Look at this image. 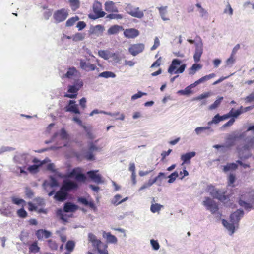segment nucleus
I'll use <instances>...</instances> for the list:
<instances>
[{"label":"nucleus","instance_id":"obj_1","mask_svg":"<svg viewBox=\"0 0 254 254\" xmlns=\"http://www.w3.org/2000/svg\"><path fill=\"white\" fill-rule=\"evenodd\" d=\"M254 203V190L251 188H247L241 192L239 196L238 203L245 210L250 211L253 209Z\"/></svg>","mask_w":254,"mask_h":254},{"label":"nucleus","instance_id":"obj_2","mask_svg":"<svg viewBox=\"0 0 254 254\" xmlns=\"http://www.w3.org/2000/svg\"><path fill=\"white\" fill-rule=\"evenodd\" d=\"M88 239L92 243L93 247L97 249L100 254H108L107 246L97 239L95 235L91 233H89Z\"/></svg>","mask_w":254,"mask_h":254},{"label":"nucleus","instance_id":"obj_3","mask_svg":"<svg viewBox=\"0 0 254 254\" xmlns=\"http://www.w3.org/2000/svg\"><path fill=\"white\" fill-rule=\"evenodd\" d=\"M207 191L214 198H216L222 202H224L229 199V196L225 195V192L219 189H216L212 185L207 187Z\"/></svg>","mask_w":254,"mask_h":254},{"label":"nucleus","instance_id":"obj_4","mask_svg":"<svg viewBox=\"0 0 254 254\" xmlns=\"http://www.w3.org/2000/svg\"><path fill=\"white\" fill-rule=\"evenodd\" d=\"M181 63V61L179 59H173L168 68V72L170 74H178L183 73L185 69L186 65L185 64H183L181 65L178 68H177V67L180 65Z\"/></svg>","mask_w":254,"mask_h":254},{"label":"nucleus","instance_id":"obj_5","mask_svg":"<svg viewBox=\"0 0 254 254\" xmlns=\"http://www.w3.org/2000/svg\"><path fill=\"white\" fill-rule=\"evenodd\" d=\"M93 10L95 15L89 14V17L92 19H96L99 18L103 17L106 13L102 11V4L101 2L96 1L93 4Z\"/></svg>","mask_w":254,"mask_h":254},{"label":"nucleus","instance_id":"obj_6","mask_svg":"<svg viewBox=\"0 0 254 254\" xmlns=\"http://www.w3.org/2000/svg\"><path fill=\"white\" fill-rule=\"evenodd\" d=\"M69 10L64 8H61L55 11L53 18L57 23L64 21L68 16Z\"/></svg>","mask_w":254,"mask_h":254},{"label":"nucleus","instance_id":"obj_7","mask_svg":"<svg viewBox=\"0 0 254 254\" xmlns=\"http://www.w3.org/2000/svg\"><path fill=\"white\" fill-rule=\"evenodd\" d=\"M127 12L131 16L138 19L144 17V12L139 7H134L131 4H128L126 7Z\"/></svg>","mask_w":254,"mask_h":254},{"label":"nucleus","instance_id":"obj_8","mask_svg":"<svg viewBox=\"0 0 254 254\" xmlns=\"http://www.w3.org/2000/svg\"><path fill=\"white\" fill-rule=\"evenodd\" d=\"M82 86V81L80 80H78L74 85H70L68 87V92L73 94H66L64 95V97L69 98H75L77 97V93L78 91Z\"/></svg>","mask_w":254,"mask_h":254},{"label":"nucleus","instance_id":"obj_9","mask_svg":"<svg viewBox=\"0 0 254 254\" xmlns=\"http://www.w3.org/2000/svg\"><path fill=\"white\" fill-rule=\"evenodd\" d=\"M202 204L212 214L215 213L219 209L218 204L210 197H205Z\"/></svg>","mask_w":254,"mask_h":254},{"label":"nucleus","instance_id":"obj_10","mask_svg":"<svg viewBox=\"0 0 254 254\" xmlns=\"http://www.w3.org/2000/svg\"><path fill=\"white\" fill-rule=\"evenodd\" d=\"M144 44L143 43L134 44L130 45L128 48L129 52L133 56L141 53L144 49Z\"/></svg>","mask_w":254,"mask_h":254},{"label":"nucleus","instance_id":"obj_11","mask_svg":"<svg viewBox=\"0 0 254 254\" xmlns=\"http://www.w3.org/2000/svg\"><path fill=\"white\" fill-rule=\"evenodd\" d=\"M61 187L62 188V190H64L68 193V192L71 190L77 189L78 186L76 182L70 180H67L64 181V183Z\"/></svg>","mask_w":254,"mask_h":254},{"label":"nucleus","instance_id":"obj_12","mask_svg":"<svg viewBox=\"0 0 254 254\" xmlns=\"http://www.w3.org/2000/svg\"><path fill=\"white\" fill-rule=\"evenodd\" d=\"M80 67L82 69L86 71H93L96 68L95 64H91L84 60H80Z\"/></svg>","mask_w":254,"mask_h":254},{"label":"nucleus","instance_id":"obj_13","mask_svg":"<svg viewBox=\"0 0 254 254\" xmlns=\"http://www.w3.org/2000/svg\"><path fill=\"white\" fill-rule=\"evenodd\" d=\"M68 193L61 187L60 190L55 193L54 198L57 201L62 202L66 199Z\"/></svg>","mask_w":254,"mask_h":254},{"label":"nucleus","instance_id":"obj_14","mask_svg":"<svg viewBox=\"0 0 254 254\" xmlns=\"http://www.w3.org/2000/svg\"><path fill=\"white\" fill-rule=\"evenodd\" d=\"M64 110L66 112H70L78 114H80L78 105L75 104V101L74 100H70L68 105L64 108Z\"/></svg>","mask_w":254,"mask_h":254},{"label":"nucleus","instance_id":"obj_15","mask_svg":"<svg viewBox=\"0 0 254 254\" xmlns=\"http://www.w3.org/2000/svg\"><path fill=\"white\" fill-rule=\"evenodd\" d=\"M243 215L244 211L243 210H237L236 211L231 214L230 217V222L237 224L241 218H242Z\"/></svg>","mask_w":254,"mask_h":254},{"label":"nucleus","instance_id":"obj_16","mask_svg":"<svg viewBox=\"0 0 254 254\" xmlns=\"http://www.w3.org/2000/svg\"><path fill=\"white\" fill-rule=\"evenodd\" d=\"M196 155V152L194 151L188 152L185 154H183L181 156V160L183 161L182 165L184 164H190V159L194 157Z\"/></svg>","mask_w":254,"mask_h":254},{"label":"nucleus","instance_id":"obj_17","mask_svg":"<svg viewBox=\"0 0 254 254\" xmlns=\"http://www.w3.org/2000/svg\"><path fill=\"white\" fill-rule=\"evenodd\" d=\"M124 34L127 38H134L139 35V32L136 29L129 28L124 31Z\"/></svg>","mask_w":254,"mask_h":254},{"label":"nucleus","instance_id":"obj_18","mask_svg":"<svg viewBox=\"0 0 254 254\" xmlns=\"http://www.w3.org/2000/svg\"><path fill=\"white\" fill-rule=\"evenodd\" d=\"M202 53V45L197 44L196 46V49L193 56L194 60L195 62H198L200 61Z\"/></svg>","mask_w":254,"mask_h":254},{"label":"nucleus","instance_id":"obj_19","mask_svg":"<svg viewBox=\"0 0 254 254\" xmlns=\"http://www.w3.org/2000/svg\"><path fill=\"white\" fill-rule=\"evenodd\" d=\"M215 76H216V74L215 73H211L209 75H205V76L200 78L199 79L197 80V81H196L193 84H191L190 85V86H191V87H194L197 86V85L201 83L204 82L215 77Z\"/></svg>","mask_w":254,"mask_h":254},{"label":"nucleus","instance_id":"obj_20","mask_svg":"<svg viewBox=\"0 0 254 254\" xmlns=\"http://www.w3.org/2000/svg\"><path fill=\"white\" fill-rule=\"evenodd\" d=\"M98 170L96 171H89L87 172V174L91 179L94 182L97 183H100L102 182L101 177L99 174H97L96 173Z\"/></svg>","mask_w":254,"mask_h":254},{"label":"nucleus","instance_id":"obj_21","mask_svg":"<svg viewBox=\"0 0 254 254\" xmlns=\"http://www.w3.org/2000/svg\"><path fill=\"white\" fill-rule=\"evenodd\" d=\"M78 206L70 202H67L64 204V211L65 212H73L77 210Z\"/></svg>","mask_w":254,"mask_h":254},{"label":"nucleus","instance_id":"obj_22","mask_svg":"<svg viewBox=\"0 0 254 254\" xmlns=\"http://www.w3.org/2000/svg\"><path fill=\"white\" fill-rule=\"evenodd\" d=\"M36 235L38 239H41L43 237L48 238L50 236L51 233L45 230L39 229L36 232Z\"/></svg>","mask_w":254,"mask_h":254},{"label":"nucleus","instance_id":"obj_23","mask_svg":"<svg viewBox=\"0 0 254 254\" xmlns=\"http://www.w3.org/2000/svg\"><path fill=\"white\" fill-rule=\"evenodd\" d=\"M105 9L108 12H118L117 8L115 6L114 2L112 1L106 2L105 4Z\"/></svg>","mask_w":254,"mask_h":254},{"label":"nucleus","instance_id":"obj_24","mask_svg":"<svg viewBox=\"0 0 254 254\" xmlns=\"http://www.w3.org/2000/svg\"><path fill=\"white\" fill-rule=\"evenodd\" d=\"M123 27L118 25H114L110 27L108 30V33L109 35L116 34L122 30Z\"/></svg>","mask_w":254,"mask_h":254},{"label":"nucleus","instance_id":"obj_25","mask_svg":"<svg viewBox=\"0 0 254 254\" xmlns=\"http://www.w3.org/2000/svg\"><path fill=\"white\" fill-rule=\"evenodd\" d=\"M165 176V174L162 172H160L158 176L154 178L153 179H149L146 184L149 187L151 186L153 184L157 182L158 181H160V182L162 180V178Z\"/></svg>","mask_w":254,"mask_h":254},{"label":"nucleus","instance_id":"obj_26","mask_svg":"<svg viewBox=\"0 0 254 254\" xmlns=\"http://www.w3.org/2000/svg\"><path fill=\"white\" fill-rule=\"evenodd\" d=\"M222 223L223 225L229 230L231 232V234H233L235 231V225L234 223L231 222H228L227 220L225 219L222 220Z\"/></svg>","mask_w":254,"mask_h":254},{"label":"nucleus","instance_id":"obj_27","mask_svg":"<svg viewBox=\"0 0 254 254\" xmlns=\"http://www.w3.org/2000/svg\"><path fill=\"white\" fill-rule=\"evenodd\" d=\"M127 199V197H126V198L122 199V196L120 194H117L114 196V198L113 199L112 203L115 205H118L121 204V203L125 202Z\"/></svg>","mask_w":254,"mask_h":254},{"label":"nucleus","instance_id":"obj_28","mask_svg":"<svg viewBox=\"0 0 254 254\" xmlns=\"http://www.w3.org/2000/svg\"><path fill=\"white\" fill-rule=\"evenodd\" d=\"M238 168V165L235 163H228L223 167V171L227 172L230 170H235Z\"/></svg>","mask_w":254,"mask_h":254},{"label":"nucleus","instance_id":"obj_29","mask_svg":"<svg viewBox=\"0 0 254 254\" xmlns=\"http://www.w3.org/2000/svg\"><path fill=\"white\" fill-rule=\"evenodd\" d=\"M69 2L71 9L75 11L80 7L79 0H69Z\"/></svg>","mask_w":254,"mask_h":254},{"label":"nucleus","instance_id":"obj_30","mask_svg":"<svg viewBox=\"0 0 254 254\" xmlns=\"http://www.w3.org/2000/svg\"><path fill=\"white\" fill-rule=\"evenodd\" d=\"M56 215L64 222H67L66 215L64 213L63 210L62 209H58L56 211Z\"/></svg>","mask_w":254,"mask_h":254},{"label":"nucleus","instance_id":"obj_31","mask_svg":"<svg viewBox=\"0 0 254 254\" xmlns=\"http://www.w3.org/2000/svg\"><path fill=\"white\" fill-rule=\"evenodd\" d=\"M40 249L37 241L34 242L29 247V252L33 253H38L40 251Z\"/></svg>","mask_w":254,"mask_h":254},{"label":"nucleus","instance_id":"obj_32","mask_svg":"<svg viewBox=\"0 0 254 254\" xmlns=\"http://www.w3.org/2000/svg\"><path fill=\"white\" fill-rule=\"evenodd\" d=\"M77 72V71L75 67H70L65 74V77L67 78H72Z\"/></svg>","mask_w":254,"mask_h":254},{"label":"nucleus","instance_id":"obj_33","mask_svg":"<svg viewBox=\"0 0 254 254\" xmlns=\"http://www.w3.org/2000/svg\"><path fill=\"white\" fill-rule=\"evenodd\" d=\"M111 52L107 50H100L98 51V55L105 60L110 59Z\"/></svg>","mask_w":254,"mask_h":254},{"label":"nucleus","instance_id":"obj_34","mask_svg":"<svg viewBox=\"0 0 254 254\" xmlns=\"http://www.w3.org/2000/svg\"><path fill=\"white\" fill-rule=\"evenodd\" d=\"M99 77L108 78L109 77L114 78L116 77V74L111 71H104L99 75Z\"/></svg>","mask_w":254,"mask_h":254},{"label":"nucleus","instance_id":"obj_35","mask_svg":"<svg viewBox=\"0 0 254 254\" xmlns=\"http://www.w3.org/2000/svg\"><path fill=\"white\" fill-rule=\"evenodd\" d=\"M163 207V206L158 204H152L150 207V210L152 213L159 212L161 208Z\"/></svg>","mask_w":254,"mask_h":254},{"label":"nucleus","instance_id":"obj_36","mask_svg":"<svg viewBox=\"0 0 254 254\" xmlns=\"http://www.w3.org/2000/svg\"><path fill=\"white\" fill-rule=\"evenodd\" d=\"M106 238L108 242L112 243H116L117 242V238L114 236L112 235L110 233H105Z\"/></svg>","mask_w":254,"mask_h":254},{"label":"nucleus","instance_id":"obj_37","mask_svg":"<svg viewBox=\"0 0 254 254\" xmlns=\"http://www.w3.org/2000/svg\"><path fill=\"white\" fill-rule=\"evenodd\" d=\"M78 20L79 18L77 16L73 17L68 19L66 22V26L70 27L73 26Z\"/></svg>","mask_w":254,"mask_h":254},{"label":"nucleus","instance_id":"obj_38","mask_svg":"<svg viewBox=\"0 0 254 254\" xmlns=\"http://www.w3.org/2000/svg\"><path fill=\"white\" fill-rule=\"evenodd\" d=\"M166 9L167 7H160L158 8V10L159 11L160 14L161 16L162 19L164 21L168 20V18L165 17V15L166 13Z\"/></svg>","mask_w":254,"mask_h":254},{"label":"nucleus","instance_id":"obj_39","mask_svg":"<svg viewBox=\"0 0 254 254\" xmlns=\"http://www.w3.org/2000/svg\"><path fill=\"white\" fill-rule=\"evenodd\" d=\"M110 58L116 63L119 62L121 60V58L118 53H111Z\"/></svg>","mask_w":254,"mask_h":254},{"label":"nucleus","instance_id":"obj_40","mask_svg":"<svg viewBox=\"0 0 254 254\" xmlns=\"http://www.w3.org/2000/svg\"><path fill=\"white\" fill-rule=\"evenodd\" d=\"M201 67L202 66L200 65V64H193L190 69V74H194L195 73L196 71L200 69V68H201Z\"/></svg>","mask_w":254,"mask_h":254},{"label":"nucleus","instance_id":"obj_41","mask_svg":"<svg viewBox=\"0 0 254 254\" xmlns=\"http://www.w3.org/2000/svg\"><path fill=\"white\" fill-rule=\"evenodd\" d=\"M223 98L222 97H221L219 99H217L216 101H215V102L212 104H211L209 106V109L210 110H213V109L217 108L220 105L221 102Z\"/></svg>","mask_w":254,"mask_h":254},{"label":"nucleus","instance_id":"obj_42","mask_svg":"<svg viewBox=\"0 0 254 254\" xmlns=\"http://www.w3.org/2000/svg\"><path fill=\"white\" fill-rule=\"evenodd\" d=\"M29 237V233L26 231H22L19 236L20 240L25 244V242L28 240Z\"/></svg>","mask_w":254,"mask_h":254},{"label":"nucleus","instance_id":"obj_43","mask_svg":"<svg viewBox=\"0 0 254 254\" xmlns=\"http://www.w3.org/2000/svg\"><path fill=\"white\" fill-rule=\"evenodd\" d=\"M42 165V163H40V164H34L32 165L29 166L27 170L30 172H36L38 171V169L39 167L41 166Z\"/></svg>","mask_w":254,"mask_h":254},{"label":"nucleus","instance_id":"obj_44","mask_svg":"<svg viewBox=\"0 0 254 254\" xmlns=\"http://www.w3.org/2000/svg\"><path fill=\"white\" fill-rule=\"evenodd\" d=\"M178 177V173L177 172L175 171L172 173L168 176L169 180L168 181V182L169 183H173Z\"/></svg>","mask_w":254,"mask_h":254},{"label":"nucleus","instance_id":"obj_45","mask_svg":"<svg viewBox=\"0 0 254 254\" xmlns=\"http://www.w3.org/2000/svg\"><path fill=\"white\" fill-rule=\"evenodd\" d=\"M48 246L52 250H56L58 249V246L57 244L52 240H49L48 241Z\"/></svg>","mask_w":254,"mask_h":254},{"label":"nucleus","instance_id":"obj_46","mask_svg":"<svg viewBox=\"0 0 254 254\" xmlns=\"http://www.w3.org/2000/svg\"><path fill=\"white\" fill-rule=\"evenodd\" d=\"M84 38V36L83 34L77 33L73 36L72 39L74 41H81Z\"/></svg>","mask_w":254,"mask_h":254},{"label":"nucleus","instance_id":"obj_47","mask_svg":"<svg viewBox=\"0 0 254 254\" xmlns=\"http://www.w3.org/2000/svg\"><path fill=\"white\" fill-rule=\"evenodd\" d=\"M11 200L13 203L18 205L25 203V201L23 199L15 197H12Z\"/></svg>","mask_w":254,"mask_h":254},{"label":"nucleus","instance_id":"obj_48","mask_svg":"<svg viewBox=\"0 0 254 254\" xmlns=\"http://www.w3.org/2000/svg\"><path fill=\"white\" fill-rule=\"evenodd\" d=\"M107 18L110 19H120L123 18V15L122 14H110L107 16Z\"/></svg>","mask_w":254,"mask_h":254},{"label":"nucleus","instance_id":"obj_49","mask_svg":"<svg viewBox=\"0 0 254 254\" xmlns=\"http://www.w3.org/2000/svg\"><path fill=\"white\" fill-rule=\"evenodd\" d=\"M17 214L21 218H25L27 216V212L23 208L19 209L17 212Z\"/></svg>","mask_w":254,"mask_h":254},{"label":"nucleus","instance_id":"obj_50","mask_svg":"<svg viewBox=\"0 0 254 254\" xmlns=\"http://www.w3.org/2000/svg\"><path fill=\"white\" fill-rule=\"evenodd\" d=\"M74 243L72 241H68L66 244V249L71 252L72 251L74 247Z\"/></svg>","mask_w":254,"mask_h":254},{"label":"nucleus","instance_id":"obj_51","mask_svg":"<svg viewBox=\"0 0 254 254\" xmlns=\"http://www.w3.org/2000/svg\"><path fill=\"white\" fill-rule=\"evenodd\" d=\"M221 116H220L218 114L216 115L212 119V121L211 122H209L208 123V124L209 125H210L211 123H215V124H217L219 122H220V121H221Z\"/></svg>","mask_w":254,"mask_h":254},{"label":"nucleus","instance_id":"obj_52","mask_svg":"<svg viewBox=\"0 0 254 254\" xmlns=\"http://www.w3.org/2000/svg\"><path fill=\"white\" fill-rule=\"evenodd\" d=\"M80 170L79 168H74L70 172V173L69 174L68 176L69 177H75V178H76L77 176V173H80Z\"/></svg>","mask_w":254,"mask_h":254},{"label":"nucleus","instance_id":"obj_53","mask_svg":"<svg viewBox=\"0 0 254 254\" xmlns=\"http://www.w3.org/2000/svg\"><path fill=\"white\" fill-rule=\"evenodd\" d=\"M230 112L231 113V117L233 118H237L242 113V111L239 110L238 109L234 112V109L232 108Z\"/></svg>","mask_w":254,"mask_h":254},{"label":"nucleus","instance_id":"obj_54","mask_svg":"<svg viewBox=\"0 0 254 254\" xmlns=\"http://www.w3.org/2000/svg\"><path fill=\"white\" fill-rule=\"evenodd\" d=\"M84 158L87 160H94L95 159L94 155L93 154V152L90 151L87 152L85 154Z\"/></svg>","mask_w":254,"mask_h":254},{"label":"nucleus","instance_id":"obj_55","mask_svg":"<svg viewBox=\"0 0 254 254\" xmlns=\"http://www.w3.org/2000/svg\"><path fill=\"white\" fill-rule=\"evenodd\" d=\"M60 136L62 139H66L68 138V134L64 128L61 129L60 132Z\"/></svg>","mask_w":254,"mask_h":254},{"label":"nucleus","instance_id":"obj_56","mask_svg":"<svg viewBox=\"0 0 254 254\" xmlns=\"http://www.w3.org/2000/svg\"><path fill=\"white\" fill-rule=\"evenodd\" d=\"M75 179L77 181L84 182L86 179V177L84 174H82L81 172H80L77 173V176L75 178Z\"/></svg>","mask_w":254,"mask_h":254},{"label":"nucleus","instance_id":"obj_57","mask_svg":"<svg viewBox=\"0 0 254 254\" xmlns=\"http://www.w3.org/2000/svg\"><path fill=\"white\" fill-rule=\"evenodd\" d=\"M235 61V55H233L232 54H231L230 57L227 60L226 63L227 65H231Z\"/></svg>","mask_w":254,"mask_h":254},{"label":"nucleus","instance_id":"obj_58","mask_svg":"<svg viewBox=\"0 0 254 254\" xmlns=\"http://www.w3.org/2000/svg\"><path fill=\"white\" fill-rule=\"evenodd\" d=\"M210 128L209 127H198L195 128V131L197 134H199L201 132Z\"/></svg>","mask_w":254,"mask_h":254},{"label":"nucleus","instance_id":"obj_59","mask_svg":"<svg viewBox=\"0 0 254 254\" xmlns=\"http://www.w3.org/2000/svg\"><path fill=\"white\" fill-rule=\"evenodd\" d=\"M150 243H151V244L153 248L155 250H158L159 249L160 246H159V244L158 242H157V241L155 240L154 239H152L150 241Z\"/></svg>","mask_w":254,"mask_h":254},{"label":"nucleus","instance_id":"obj_60","mask_svg":"<svg viewBox=\"0 0 254 254\" xmlns=\"http://www.w3.org/2000/svg\"><path fill=\"white\" fill-rule=\"evenodd\" d=\"M147 95V94L146 93H143V92H141V91H139L137 93H136L132 96L131 99L135 100L139 98H140L143 95Z\"/></svg>","mask_w":254,"mask_h":254},{"label":"nucleus","instance_id":"obj_61","mask_svg":"<svg viewBox=\"0 0 254 254\" xmlns=\"http://www.w3.org/2000/svg\"><path fill=\"white\" fill-rule=\"evenodd\" d=\"M236 180V177L235 175L230 174L228 177L229 185H231L234 184Z\"/></svg>","mask_w":254,"mask_h":254},{"label":"nucleus","instance_id":"obj_62","mask_svg":"<svg viewBox=\"0 0 254 254\" xmlns=\"http://www.w3.org/2000/svg\"><path fill=\"white\" fill-rule=\"evenodd\" d=\"M73 120L76 122V123H77L79 125L82 126L84 128V129H86V127L85 126H84L82 125V121L78 117H73Z\"/></svg>","mask_w":254,"mask_h":254},{"label":"nucleus","instance_id":"obj_63","mask_svg":"<svg viewBox=\"0 0 254 254\" xmlns=\"http://www.w3.org/2000/svg\"><path fill=\"white\" fill-rule=\"evenodd\" d=\"M160 45L159 40L157 37H156L154 40V43L152 47L151 48V50L153 51L155 50Z\"/></svg>","mask_w":254,"mask_h":254},{"label":"nucleus","instance_id":"obj_64","mask_svg":"<svg viewBox=\"0 0 254 254\" xmlns=\"http://www.w3.org/2000/svg\"><path fill=\"white\" fill-rule=\"evenodd\" d=\"M49 185L51 187H57L58 186V183L55 178L51 177Z\"/></svg>","mask_w":254,"mask_h":254}]
</instances>
